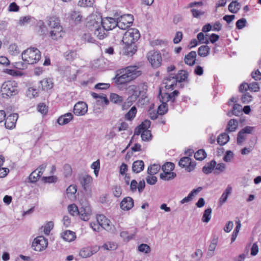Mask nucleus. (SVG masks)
Segmentation results:
<instances>
[{
    "label": "nucleus",
    "mask_w": 261,
    "mask_h": 261,
    "mask_svg": "<svg viewBox=\"0 0 261 261\" xmlns=\"http://www.w3.org/2000/svg\"><path fill=\"white\" fill-rule=\"evenodd\" d=\"M231 192L232 187L229 185L227 187L219 199V203L220 205H222L226 202L228 196L231 193Z\"/></svg>",
    "instance_id": "nucleus-30"
},
{
    "label": "nucleus",
    "mask_w": 261,
    "mask_h": 261,
    "mask_svg": "<svg viewBox=\"0 0 261 261\" xmlns=\"http://www.w3.org/2000/svg\"><path fill=\"white\" fill-rule=\"evenodd\" d=\"M9 51L12 55H16L19 54V50L16 44L13 43L10 45L9 48Z\"/></svg>",
    "instance_id": "nucleus-55"
},
{
    "label": "nucleus",
    "mask_w": 261,
    "mask_h": 261,
    "mask_svg": "<svg viewBox=\"0 0 261 261\" xmlns=\"http://www.w3.org/2000/svg\"><path fill=\"white\" fill-rule=\"evenodd\" d=\"M134 200L130 197L124 198L120 203V207L124 211H128L134 206Z\"/></svg>",
    "instance_id": "nucleus-20"
},
{
    "label": "nucleus",
    "mask_w": 261,
    "mask_h": 261,
    "mask_svg": "<svg viewBox=\"0 0 261 261\" xmlns=\"http://www.w3.org/2000/svg\"><path fill=\"white\" fill-rule=\"evenodd\" d=\"M47 245V240L43 236H39L34 240L32 247L35 251H42L46 248Z\"/></svg>",
    "instance_id": "nucleus-9"
},
{
    "label": "nucleus",
    "mask_w": 261,
    "mask_h": 261,
    "mask_svg": "<svg viewBox=\"0 0 261 261\" xmlns=\"http://www.w3.org/2000/svg\"><path fill=\"white\" fill-rule=\"evenodd\" d=\"M91 167L92 169H94V173L95 175L97 176L98 174V172L100 168V162L99 160H97L94 162H93Z\"/></svg>",
    "instance_id": "nucleus-59"
},
{
    "label": "nucleus",
    "mask_w": 261,
    "mask_h": 261,
    "mask_svg": "<svg viewBox=\"0 0 261 261\" xmlns=\"http://www.w3.org/2000/svg\"><path fill=\"white\" fill-rule=\"evenodd\" d=\"M138 250L140 252L147 253L150 251V247L145 244H142L138 246Z\"/></svg>",
    "instance_id": "nucleus-60"
},
{
    "label": "nucleus",
    "mask_w": 261,
    "mask_h": 261,
    "mask_svg": "<svg viewBox=\"0 0 261 261\" xmlns=\"http://www.w3.org/2000/svg\"><path fill=\"white\" fill-rule=\"evenodd\" d=\"M95 29L94 30V35L96 36L97 38L100 40L104 39L107 36V32H108L105 28L101 25L99 24V23L97 21L96 23V25L95 27Z\"/></svg>",
    "instance_id": "nucleus-18"
},
{
    "label": "nucleus",
    "mask_w": 261,
    "mask_h": 261,
    "mask_svg": "<svg viewBox=\"0 0 261 261\" xmlns=\"http://www.w3.org/2000/svg\"><path fill=\"white\" fill-rule=\"evenodd\" d=\"M110 100L111 102L115 104H120L123 100L122 96L119 95L116 93H112L110 95Z\"/></svg>",
    "instance_id": "nucleus-42"
},
{
    "label": "nucleus",
    "mask_w": 261,
    "mask_h": 261,
    "mask_svg": "<svg viewBox=\"0 0 261 261\" xmlns=\"http://www.w3.org/2000/svg\"><path fill=\"white\" fill-rule=\"evenodd\" d=\"M133 20L134 17L131 14L122 15L117 19V27L121 30H125L130 26Z\"/></svg>",
    "instance_id": "nucleus-7"
},
{
    "label": "nucleus",
    "mask_w": 261,
    "mask_h": 261,
    "mask_svg": "<svg viewBox=\"0 0 261 261\" xmlns=\"http://www.w3.org/2000/svg\"><path fill=\"white\" fill-rule=\"evenodd\" d=\"M97 222L99 224L101 227L106 230L110 232H113L115 227L105 216L103 215H97L96 216Z\"/></svg>",
    "instance_id": "nucleus-6"
},
{
    "label": "nucleus",
    "mask_w": 261,
    "mask_h": 261,
    "mask_svg": "<svg viewBox=\"0 0 261 261\" xmlns=\"http://www.w3.org/2000/svg\"><path fill=\"white\" fill-rule=\"evenodd\" d=\"M188 73L185 70H180L178 74L175 75L177 82L181 83L188 78Z\"/></svg>",
    "instance_id": "nucleus-41"
},
{
    "label": "nucleus",
    "mask_w": 261,
    "mask_h": 261,
    "mask_svg": "<svg viewBox=\"0 0 261 261\" xmlns=\"http://www.w3.org/2000/svg\"><path fill=\"white\" fill-rule=\"evenodd\" d=\"M218 243V238H214L208 247V251L209 253H211V255H213L214 254V251H215L216 247Z\"/></svg>",
    "instance_id": "nucleus-52"
},
{
    "label": "nucleus",
    "mask_w": 261,
    "mask_h": 261,
    "mask_svg": "<svg viewBox=\"0 0 261 261\" xmlns=\"http://www.w3.org/2000/svg\"><path fill=\"white\" fill-rule=\"evenodd\" d=\"M212 210L211 208L206 209L203 213L202 221L204 222L207 223L210 221L211 218Z\"/></svg>",
    "instance_id": "nucleus-45"
},
{
    "label": "nucleus",
    "mask_w": 261,
    "mask_h": 261,
    "mask_svg": "<svg viewBox=\"0 0 261 261\" xmlns=\"http://www.w3.org/2000/svg\"><path fill=\"white\" fill-rule=\"evenodd\" d=\"M143 86L142 84L131 85L126 88V93L129 97V99L136 100L143 92Z\"/></svg>",
    "instance_id": "nucleus-5"
},
{
    "label": "nucleus",
    "mask_w": 261,
    "mask_h": 261,
    "mask_svg": "<svg viewBox=\"0 0 261 261\" xmlns=\"http://www.w3.org/2000/svg\"><path fill=\"white\" fill-rule=\"evenodd\" d=\"M87 104L83 101H79L74 105L73 113L77 116H83L87 113Z\"/></svg>",
    "instance_id": "nucleus-13"
},
{
    "label": "nucleus",
    "mask_w": 261,
    "mask_h": 261,
    "mask_svg": "<svg viewBox=\"0 0 261 261\" xmlns=\"http://www.w3.org/2000/svg\"><path fill=\"white\" fill-rule=\"evenodd\" d=\"M47 23L50 30L56 29L57 27H62L60 25L59 19L55 17H49L47 21Z\"/></svg>",
    "instance_id": "nucleus-29"
},
{
    "label": "nucleus",
    "mask_w": 261,
    "mask_h": 261,
    "mask_svg": "<svg viewBox=\"0 0 261 261\" xmlns=\"http://www.w3.org/2000/svg\"><path fill=\"white\" fill-rule=\"evenodd\" d=\"M79 215L83 221H88L91 215V209L89 204L83 205L79 210Z\"/></svg>",
    "instance_id": "nucleus-16"
},
{
    "label": "nucleus",
    "mask_w": 261,
    "mask_h": 261,
    "mask_svg": "<svg viewBox=\"0 0 261 261\" xmlns=\"http://www.w3.org/2000/svg\"><path fill=\"white\" fill-rule=\"evenodd\" d=\"M72 118V114L71 113H68L60 116L58 119L57 122L59 125H63L68 124Z\"/></svg>",
    "instance_id": "nucleus-26"
},
{
    "label": "nucleus",
    "mask_w": 261,
    "mask_h": 261,
    "mask_svg": "<svg viewBox=\"0 0 261 261\" xmlns=\"http://www.w3.org/2000/svg\"><path fill=\"white\" fill-rule=\"evenodd\" d=\"M238 127V122L237 120L234 119H230L227 124L225 132H233L236 131Z\"/></svg>",
    "instance_id": "nucleus-31"
},
{
    "label": "nucleus",
    "mask_w": 261,
    "mask_h": 261,
    "mask_svg": "<svg viewBox=\"0 0 261 261\" xmlns=\"http://www.w3.org/2000/svg\"><path fill=\"white\" fill-rule=\"evenodd\" d=\"M113 193L116 197H119L122 194L121 188L120 186H115L113 188Z\"/></svg>",
    "instance_id": "nucleus-64"
},
{
    "label": "nucleus",
    "mask_w": 261,
    "mask_h": 261,
    "mask_svg": "<svg viewBox=\"0 0 261 261\" xmlns=\"http://www.w3.org/2000/svg\"><path fill=\"white\" fill-rule=\"evenodd\" d=\"M76 57V53L74 50H68L65 53V57L67 60L73 61Z\"/></svg>",
    "instance_id": "nucleus-54"
},
{
    "label": "nucleus",
    "mask_w": 261,
    "mask_h": 261,
    "mask_svg": "<svg viewBox=\"0 0 261 261\" xmlns=\"http://www.w3.org/2000/svg\"><path fill=\"white\" fill-rule=\"evenodd\" d=\"M83 40L88 43H94V39L91 36L89 33H85L82 36Z\"/></svg>",
    "instance_id": "nucleus-61"
},
{
    "label": "nucleus",
    "mask_w": 261,
    "mask_h": 261,
    "mask_svg": "<svg viewBox=\"0 0 261 261\" xmlns=\"http://www.w3.org/2000/svg\"><path fill=\"white\" fill-rule=\"evenodd\" d=\"M242 113V107L239 104H234L233 106L232 112H229L228 113L229 116H231L232 115L238 116Z\"/></svg>",
    "instance_id": "nucleus-37"
},
{
    "label": "nucleus",
    "mask_w": 261,
    "mask_h": 261,
    "mask_svg": "<svg viewBox=\"0 0 261 261\" xmlns=\"http://www.w3.org/2000/svg\"><path fill=\"white\" fill-rule=\"evenodd\" d=\"M160 168L161 166L160 165L153 164L148 168L147 173L151 175L155 174L159 171Z\"/></svg>",
    "instance_id": "nucleus-44"
},
{
    "label": "nucleus",
    "mask_w": 261,
    "mask_h": 261,
    "mask_svg": "<svg viewBox=\"0 0 261 261\" xmlns=\"http://www.w3.org/2000/svg\"><path fill=\"white\" fill-rule=\"evenodd\" d=\"M196 53L191 51L185 57V63L190 66H192L195 63Z\"/></svg>",
    "instance_id": "nucleus-27"
},
{
    "label": "nucleus",
    "mask_w": 261,
    "mask_h": 261,
    "mask_svg": "<svg viewBox=\"0 0 261 261\" xmlns=\"http://www.w3.org/2000/svg\"><path fill=\"white\" fill-rule=\"evenodd\" d=\"M61 237L67 242H72L76 238L75 233L71 230H66L61 233Z\"/></svg>",
    "instance_id": "nucleus-28"
},
{
    "label": "nucleus",
    "mask_w": 261,
    "mask_h": 261,
    "mask_svg": "<svg viewBox=\"0 0 261 261\" xmlns=\"http://www.w3.org/2000/svg\"><path fill=\"white\" fill-rule=\"evenodd\" d=\"M70 18L75 24H79L82 21L83 15L80 11L73 10L70 13Z\"/></svg>",
    "instance_id": "nucleus-24"
},
{
    "label": "nucleus",
    "mask_w": 261,
    "mask_h": 261,
    "mask_svg": "<svg viewBox=\"0 0 261 261\" xmlns=\"http://www.w3.org/2000/svg\"><path fill=\"white\" fill-rule=\"evenodd\" d=\"M41 176V173L38 172L37 170L33 171L29 176V180L31 182L34 183L36 182Z\"/></svg>",
    "instance_id": "nucleus-40"
},
{
    "label": "nucleus",
    "mask_w": 261,
    "mask_h": 261,
    "mask_svg": "<svg viewBox=\"0 0 261 261\" xmlns=\"http://www.w3.org/2000/svg\"><path fill=\"white\" fill-rule=\"evenodd\" d=\"M37 28V31L40 35H44L47 34V28L43 21H40L38 22Z\"/></svg>",
    "instance_id": "nucleus-43"
},
{
    "label": "nucleus",
    "mask_w": 261,
    "mask_h": 261,
    "mask_svg": "<svg viewBox=\"0 0 261 261\" xmlns=\"http://www.w3.org/2000/svg\"><path fill=\"white\" fill-rule=\"evenodd\" d=\"M177 81L175 75L171 74L166 77L163 82L165 88L168 90H173L176 86Z\"/></svg>",
    "instance_id": "nucleus-14"
},
{
    "label": "nucleus",
    "mask_w": 261,
    "mask_h": 261,
    "mask_svg": "<svg viewBox=\"0 0 261 261\" xmlns=\"http://www.w3.org/2000/svg\"><path fill=\"white\" fill-rule=\"evenodd\" d=\"M0 93L4 98L16 95L18 93L17 83L14 81L5 82L1 86Z\"/></svg>",
    "instance_id": "nucleus-3"
},
{
    "label": "nucleus",
    "mask_w": 261,
    "mask_h": 261,
    "mask_svg": "<svg viewBox=\"0 0 261 261\" xmlns=\"http://www.w3.org/2000/svg\"><path fill=\"white\" fill-rule=\"evenodd\" d=\"M140 134L142 141H149L151 140L152 136L150 130L143 131Z\"/></svg>",
    "instance_id": "nucleus-50"
},
{
    "label": "nucleus",
    "mask_w": 261,
    "mask_h": 261,
    "mask_svg": "<svg viewBox=\"0 0 261 261\" xmlns=\"http://www.w3.org/2000/svg\"><path fill=\"white\" fill-rule=\"evenodd\" d=\"M120 74L117 75L116 82L119 84H123L135 80L142 74V72L138 66L134 65L121 69Z\"/></svg>",
    "instance_id": "nucleus-2"
},
{
    "label": "nucleus",
    "mask_w": 261,
    "mask_h": 261,
    "mask_svg": "<svg viewBox=\"0 0 261 261\" xmlns=\"http://www.w3.org/2000/svg\"><path fill=\"white\" fill-rule=\"evenodd\" d=\"M171 95H169L167 93H162L161 91H160V93L159 95V98L162 103L167 104L166 103L169 100H171Z\"/></svg>",
    "instance_id": "nucleus-47"
},
{
    "label": "nucleus",
    "mask_w": 261,
    "mask_h": 261,
    "mask_svg": "<svg viewBox=\"0 0 261 261\" xmlns=\"http://www.w3.org/2000/svg\"><path fill=\"white\" fill-rule=\"evenodd\" d=\"M22 60L25 62H18L15 63L16 67L23 69L27 67V64H34L37 63L41 58V53L37 48L30 47L24 50L21 54Z\"/></svg>",
    "instance_id": "nucleus-1"
},
{
    "label": "nucleus",
    "mask_w": 261,
    "mask_h": 261,
    "mask_svg": "<svg viewBox=\"0 0 261 261\" xmlns=\"http://www.w3.org/2000/svg\"><path fill=\"white\" fill-rule=\"evenodd\" d=\"M40 87L42 90L48 91L54 86L53 80L50 78H45L40 82Z\"/></svg>",
    "instance_id": "nucleus-23"
},
{
    "label": "nucleus",
    "mask_w": 261,
    "mask_h": 261,
    "mask_svg": "<svg viewBox=\"0 0 261 261\" xmlns=\"http://www.w3.org/2000/svg\"><path fill=\"white\" fill-rule=\"evenodd\" d=\"M247 23L245 18H241L238 20L236 22V27L238 29H242L245 27Z\"/></svg>",
    "instance_id": "nucleus-63"
},
{
    "label": "nucleus",
    "mask_w": 261,
    "mask_h": 261,
    "mask_svg": "<svg viewBox=\"0 0 261 261\" xmlns=\"http://www.w3.org/2000/svg\"><path fill=\"white\" fill-rule=\"evenodd\" d=\"M167 111L168 108L167 104L162 103L158 107L157 113L159 115H163L166 113Z\"/></svg>",
    "instance_id": "nucleus-56"
},
{
    "label": "nucleus",
    "mask_w": 261,
    "mask_h": 261,
    "mask_svg": "<svg viewBox=\"0 0 261 261\" xmlns=\"http://www.w3.org/2000/svg\"><path fill=\"white\" fill-rule=\"evenodd\" d=\"M178 165L181 168H184L187 172L193 171L196 166V163L192 161L189 157H183L180 159Z\"/></svg>",
    "instance_id": "nucleus-11"
},
{
    "label": "nucleus",
    "mask_w": 261,
    "mask_h": 261,
    "mask_svg": "<svg viewBox=\"0 0 261 261\" xmlns=\"http://www.w3.org/2000/svg\"><path fill=\"white\" fill-rule=\"evenodd\" d=\"M254 127L250 126H247L242 129L238 134L237 142L239 145H241L245 141L247 135L251 134L253 133Z\"/></svg>",
    "instance_id": "nucleus-10"
},
{
    "label": "nucleus",
    "mask_w": 261,
    "mask_h": 261,
    "mask_svg": "<svg viewBox=\"0 0 261 261\" xmlns=\"http://www.w3.org/2000/svg\"><path fill=\"white\" fill-rule=\"evenodd\" d=\"M174 168V164L171 162H167L162 166L163 171L172 172Z\"/></svg>",
    "instance_id": "nucleus-57"
},
{
    "label": "nucleus",
    "mask_w": 261,
    "mask_h": 261,
    "mask_svg": "<svg viewBox=\"0 0 261 261\" xmlns=\"http://www.w3.org/2000/svg\"><path fill=\"white\" fill-rule=\"evenodd\" d=\"M206 157V153L203 149H199L194 154V158L196 160L201 161Z\"/></svg>",
    "instance_id": "nucleus-51"
},
{
    "label": "nucleus",
    "mask_w": 261,
    "mask_h": 261,
    "mask_svg": "<svg viewBox=\"0 0 261 261\" xmlns=\"http://www.w3.org/2000/svg\"><path fill=\"white\" fill-rule=\"evenodd\" d=\"M64 32L62 27H57L56 29L50 30L49 36L54 40H58L63 38Z\"/></svg>",
    "instance_id": "nucleus-19"
},
{
    "label": "nucleus",
    "mask_w": 261,
    "mask_h": 261,
    "mask_svg": "<svg viewBox=\"0 0 261 261\" xmlns=\"http://www.w3.org/2000/svg\"><path fill=\"white\" fill-rule=\"evenodd\" d=\"M136 100L132 98L129 99V97H128L126 101L122 105V109L123 110H126L128 109Z\"/></svg>",
    "instance_id": "nucleus-53"
},
{
    "label": "nucleus",
    "mask_w": 261,
    "mask_h": 261,
    "mask_svg": "<svg viewBox=\"0 0 261 261\" xmlns=\"http://www.w3.org/2000/svg\"><path fill=\"white\" fill-rule=\"evenodd\" d=\"M140 36V35L138 30L130 29L124 33L122 41L123 44H135Z\"/></svg>",
    "instance_id": "nucleus-4"
},
{
    "label": "nucleus",
    "mask_w": 261,
    "mask_h": 261,
    "mask_svg": "<svg viewBox=\"0 0 261 261\" xmlns=\"http://www.w3.org/2000/svg\"><path fill=\"white\" fill-rule=\"evenodd\" d=\"M137 51V47L135 44H124L122 53L124 55L132 56Z\"/></svg>",
    "instance_id": "nucleus-21"
},
{
    "label": "nucleus",
    "mask_w": 261,
    "mask_h": 261,
    "mask_svg": "<svg viewBox=\"0 0 261 261\" xmlns=\"http://www.w3.org/2000/svg\"><path fill=\"white\" fill-rule=\"evenodd\" d=\"M229 140V136L226 133H223L219 135L217 142L220 145L226 144Z\"/></svg>",
    "instance_id": "nucleus-35"
},
{
    "label": "nucleus",
    "mask_w": 261,
    "mask_h": 261,
    "mask_svg": "<svg viewBox=\"0 0 261 261\" xmlns=\"http://www.w3.org/2000/svg\"><path fill=\"white\" fill-rule=\"evenodd\" d=\"M68 211L70 214L73 216L79 215V210L75 204H71L68 206Z\"/></svg>",
    "instance_id": "nucleus-46"
},
{
    "label": "nucleus",
    "mask_w": 261,
    "mask_h": 261,
    "mask_svg": "<svg viewBox=\"0 0 261 261\" xmlns=\"http://www.w3.org/2000/svg\"><path fill=\"white\" fill-rule=\"evenodd\" d=\"M147 59L151 66L158 68L161 66L162 59L161 55L156 51H150L147 54Z\"/></svg>",
    "instance_id": "nucleus-8"
},
{
    "label": "nucleus",
    "mask_w": 261,
    "mask_h": 261,
    "mask_svg": "<svg viewBox=\"0 0 261 261\" xmlns=\"http://www.w3.org/2000/svg\"><path fill=\"white\" fill-rule=\"evenodd\" d=\"M99 249V247L97 246L83 248L79 252V255L82 258H87L95 254Z\"/></svg>",
    "instance_id": "nucleus-15"
},
{
    "label": "nucleus",
    "mask_w": 261,
    "mask_h": 261,
    "mask_svg": "<svg viewBox=\"0 0 261 261\" xmlns=\"http://www.w3.org/2000/svg\"><path fill=\"white\" fill-rule=\"evenodd\" d=\"M93 179L90 175H87L83 176L81 178V183L85 191H88L90 188Z\"/></svg>",
    "instance_id": "nucleus-25"
},
{
    "label": "nucleus",
    "mask_w": 261,
    "mask_h": 261,
    "mask_svg": "<svg viewBox=\"0 0 261 261\" xmlns=\"http://www.w3.org/2000/svg\"><path fill=\"white\" fill-rule=\"evenodd\" d=\"M94 2V0H79L77 5L82 7H90L93 6Z\"/></svg>",
    "instance_id": "nucleus-48"
},
{
    "label": "nucleus",
    "mask_w": 261,
    "mask_h": 261,
    "mask_svg": "<svg viewBox=\"0 0 261 261\" xmlns=\"http://www.w3.org/2000/svg\"><path fill=\"white\" fill-rule=\"evenodd\" d=\"M238 0H233L228 6V10L232 13H236L240 9L241 5L238 3Z\"/></svg>",
    "instance_id": "nucleus-33"
},
{
    "label": "nucleus",
    "mask_w": 261,
    "mask_h": 261,
    "mask_svg": "<svg viewBox=\"0 0 261 261\" xmlns=\"http://www.w3.org/2000/svg\"><path fill=\"white\" fill-rule=\"evenodd\" d=\"M144 167V162L141 160H138L133 163L132 170L134 172L139 173L143 170Z\"/></svg>",
    "instance_id": "nucleus-32"
},
{
    "label": "nucleus",
    "mask_w": 261,
    "mask_h": 261,
    "mask_svg": "<svg viewBox=\"0 0 261 261\" xmlns=\"http://www.w3.org/2000/svg\"><path fill=\"white\" fill-rule=\"evenodd\" d=\"M210 49L208 46L206 45H202L198 48V54L201 57H207L210 54Z\"/></svg>",
    "instance_id": "nucleus-34"
},
{
    "label": "nucleus",
    "mask_w": 261,
    "mask_h": 261,
    "mask_svg": "<svg viewBox=\"0 0 261 261\" xmlns=\"http://www.w3.org/2000/svg\"><path fill=\"white\" fill-rule=\"evenodd\" d=\"M137 108L135 106H133L129 110V111L125 115V119L127 120L131 121L135 117L137 114Z\"/></svg>",
    "instance_id": "nucleus-39"
},
{
    "label": "nucleus",
    "mask_w": 261,
    "mask_h": 261,
    "mask_svg": "<svg viewBox=\"0 0 261 261\" xmlns=\"http://www.w3.org/2000/svg\"><path fill=\"white\" fill-rule=\"evenodd\" d=\"M150 124L151 122L149 120H145L135 128L134 134L136 135H139L143 131L148 130V128L150 127Z\"/></svg>",
    "instance_id": "nucleus-22"
},
{
    "label": "nucleus",
    "mask_w": 261,
    "mask_h": 261,
    "mask_svg": "<svg viewBox=\"0 0 261 261\" xmlns=\"http://www.w3.org/2000/svg\"><path fill=\"white\" fill-rule=\"evenodd\" d=\"M99 23H100L108 31L117 27V20L112 17H107L103 19L100 18Z\"/></svg>",
    "instance_id": "nucleus-12"
},
{
    "label": "nucleus",
    "mask_w": 261,
    "mask_h": 261,
    "mask_svg": "<svg viewBox=\"0 0 261 261\" xmlns=\"http://www.w3.org/2000/svg\"><path fill=\"white\" fill-rule=\"evenodd\" d=\"M18 118V115L16 113H13L9 115L5 119V127L8 129H12L14 128Z\"/></svg>",
    "instance_id": "nucleus-17"
},
{
    "label": "nucleus",
    "mask_w": 261,
    "mask_h": 261,
    "mask_svg": "<svg viewBox=\"0 0 261 261\" xmlns=\"http://www.w3.org/2000/svg\"><path fill=\"white\" fill-rule=\"evenodd\" d=\"M216 166V162L214 160L206 164L202 168V171L205 174H208L212 172Z\"/></svg>",
    "instance_id": "nucleus-38"
},
{
    "label": "nucleus",
    "mask_w": 261,
    "mask_h": 261,
    "mask_svg": "<svg viewBox=\"0 0 261 261\" xmlns=\"http://www.w3.org/2000/svg\"><path fill=\"white\" fill-rule=\"evenodd\" d=\"M63 174L65 177H68L71 175L72 168L69 165L66 164L64 165L63 167Z\"/></svg>",
    "instance_id": "nucleus-58"
},
{
    "label": "nucleus",
    "mask_w": 261,
    "mask_h": 261,
    "mask_svg": "<svg viewBox=\"0 0 261 261\" xmlns=\"http://www.w3.org/2000/svg\"><path fill=\"white\" fill-rule=\"evenodd\" d=\"M54 227V224L53 222H48L44 227L43 232L45 234L48 235L50 230L53 229Z\"/></svg>",
    "instance_id": "nucleus-62"
},
{
    "label": "nucleus",
    "mask_w": 261,
    "mask_h": 261,
    "mask_svg": "<svg viewBox=\"0 0 261 261\" xmlns=\"http://www.w3.org/2000/svg\"><path fill=\"white\" fill-rule=\"evenodd\" d=\"M117 247V245L116 243L112 242L106 243L102 246V248L106 250H114Z\"/></svg>",
    "instance_id": "nucleus-49"
},
{
    "label": "nucleus",
    "mask_w": 261,
    "mask_h": 261,
    "mask_svg": "<svg viewBox=\"0 0 261 261\" xmlns=\"http://www.w3.org/2000/svg\"><path fill=\"white\" fill-rule=\"evenodd\" d=\"M176 176V173L173 172L163 171L160 174V178L164 180H170L174 179Z\"/></svg>",
    "instance_id": "nucleus-36"
}]
</instances>
